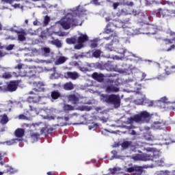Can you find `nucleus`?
Here are the masks:
<instances>
[{
    "mask_svg": "<svg viewBox=\"0 0 175 175\" xmlns=\"http://www.w3.org/2000/svg\"><path fill=\"white\" fill-rule=\"evenodd\" d=\"M101 97L105 103L113 105L115 107H120L121 106V98L116 94H102Z\"/></svg>",
    "mask_w": 175,
    "mask_h": 175,
    "instance_id": "1",
    "label": "nucleus"
},
{
    "mask_svg": "<svg viewBox=\"0 0 175 175\" xmlns=\"http://www.w3.org/2000/svg\"><path fill=\"white\" fill-rule=\"evenodd\" d=\"M59 24L63 29H70V27H77V19L66 16L61 19Z\"/></svg>",
    "mask_w": 175,
    "mask_h": 175,
    "instance_id": "2",
    "label": "nucleus"
},
{
    "mask_svg": "<svg viewBox=\"0 0 175 175\" xmlns=\"http://www.w3.org/2000/svg\"><path fill=\"white\" fill-rule=\"evenodd\" d=\"M131 120L134 122H148L150 121V113L147 111H141L139 113L134 115Z\"/></svg>",
    "mask_w": 175,
    "mask_h": 175,
    "instance_id": "3",
    "label": "nucleus"
},
{
    "mask_svg": "<svg viewBox=\"0 0 175 175\" xmlns=\"http://www.w3.org/2000/svg\"><path fill=\"white\" fill-rule=\"evenodd\" d=\"M18 87V81H11L7 85L0 86L1 92H14Z\"/></svg>",
    "mask_w": 175,
    "mask_h": 175,
    "instance_id": "4",
    "label": "nucleus"
},
{
    "mask_svg": "<svg viewBox=\"0 0 175 175\" xmlns=\"http://www.w3.org/2000/svg\"><path fill=\"white\" fill-rule=\"evenodd\" d=\"M18 75L21 77H31V76H33V71L28 68H22L19 70Z\"/></svg>",
    "mask_w": 175,
    "mask_h": 175,
    "instance_id": "5",
    "label": "nucleus"
},
{
    "mask_svg": "<svg viewBox=\"0 0 175 175\" xmlns=\"http://www.w3.org/2000/svg\"><path fill=\"white\" fill-rule=\"evenodd\" d=\"M29 95H35L34 96H29L27 98V101L29 102V103H38V102L40 100L41 97L38 94H35L33 91H31L29 92Z\"/></svg>",
    "mask_w": 175,
    "mask_h": 175,
    "instance_id": "6",
    "label": "nucleus"
},
{
    "mask_svg": "<svg viewBox=\"0 0 175 175\" xmlns=\"http://www.w3.org/2000/svg\"><path fill=\"white\" fill-rule=\"evenodd\" d=\"M80 77L79 72H66L64 73V79H70L71 80H77Z\"/></svg>",
    "mask_w": 175,
    "mask_h": 175,
    "instance_id": "7",
    "label": "nucleus"
},
{
    "mask_svg": "<svg viewBox=\"0 0 175 175\" xmlns=\"http://www.w3.org/2000/svg\"><path fill=\"white\" fill-rule=\"evenodd\" d=\"M33 85V87H36L33 89V91H36V92H42V91H44V83L42 82H34Z\"/></svg>",
    "mask_w": 175,
    "mask_h": 175,
    "instance_id": "8",
    "label": "nucleus"
},
{
    "mask_svg": "<svg viewBox=\"0 0 175 175\" xmlns=\"http://www.w3.org/2000/svg\"><path fill=\"white\" fill-rule=\"evenodd\" d=\"M92 76L94 80H96L98 83H102L105 80V75L103 74L94 72Z\"/></svg>",
    "mask_w": 175,
    "mask_h": 175,
    "instance_id": "9",
    "label": "nucleus"
},
{
    "mask_svg": "<svg viewBox=\"0 0 175 175\" xmlns=\"http://www.w3.org/2000/svg\"><path fill=\"white\" fill-rule=\"evenodd\" d=\"M156 14L160 17H166V16H169V10L166 9L159 8L156 11Z\"/></svg>",
    "mask_w": 175,
    "mask_h": 175,
    "instance_id": "10",
    "label": "nucleus"
},
{
    "mask_svg": "<svg viewBox=\"0 0 175 175\" xmlns=\"http://www.w3.org/2000/svg\"><path fill=\"white\" fill-rule=\"evenodd\" d=\"M14 135L18 139H21L24 137V135H25V130L24 129H17L14 131Z\"/></svg>",
    "mask_w": 175,
    "mask_h": 175,
    "instance_id": "11",
    "label": "nucleus"
},
{
    "mask_svg": "<svg viewBox=\"0 0 175 175\" xmlns=\"http://www.w3.org/2000/svg\"><path fill=\"white\" fill-rule=\"evenodd\" d=\"M113 27H118L117 24L114 25L113 23H109L107 27H105V33H113L114 32V29H113Z\"/></svg>",
    "mask_w": 175,
    "mask_h": 175,
    "instance_id": "12",
    "label": "nucleus"
},
{
    "mask_svg": "<svg viewBox=\"0 0 175 175\" xmlns=\"http://www.w3.org/2000/svg\"><path fill=\"white\" fill-rule=\"evenodd\" d=\"M68 98V100L72 102V105H77L80 100V98L75 94H70Z\"/></svg>",
    "mask_w": 175,
    "mask_h": 175,
    "instance_id": "13",
    "label": "nucleus"
},
{
    "mask_svg": "<svg viewBox=\"0 0 175 175\" xmlns=\"http://www.w3.org/2000/svg\"><path fill=\"white\" fill-rule=\"evenodd\" d=\"M77 43H85V42H88V36L87 34H81L78 39L77 40Z\"/></svg>",
    "mask_w": 175,
    "mask_h": 175,
    "instance_id": "14",
    "label": "nucleus"
},
{
    "mask_svg": "<svg viewBox=\"0 0 175 175\" xmlns=\"http://www.w3.org/2000/svg\"><path fill=\"white\" fill-rule=\"evenodd\" d=\"M63 88L65 90V91H72V90L75 89V85H73V83L70 81L67 82L64 84Z\"/></svg>",
    "mask_w": 175,
    "mask_h": 175,
    "instance_id": "15",
    "label": "nucleus"
},
{
    "mask_svg": "<svg viewBox=\"0 0 175 175\" xmlns=\"http://www.w3.org/2000/svg\"><path fill=\"white\" fill-rule=\"evenodd\" d=\"M144 138L145 140H148V142H152V140H155V137H154V135H152V134L150 132L144 133Z\"/></svg>",
    "mask_w": 175,
    "mask_h": 175,
    "instance_id": "16",
    "label": "nucleus"
},
{
    "mask_svg": "<svg viewBox=\"0 0 175 175\" xmlns=\"http://www.w3.org/2000/svg\"><path fill=\"white\" fill-rule=\"evenodd\" d=\"M120 91V88L114 86V85H109L106 88V92L110 94V92H118Z\"/></svg>",
    "mask_w": 175,
    "mask_h": 175,
    "instance_id": "17",
    "label": "nucleus"
},
{
    "mask_svg": "<svg viewBox=\"0 0 175 175\" xmlns=\"http://www.w3.org/2000/svg\"><path fill=\"white\" fill-rule=\"evenodd\" d=\"M40 51L44 57H49L50 53H51V49L49 47H42Z\"/></svg>",
    "mask_w": 175,
    "mask_h": 175,
    "instance_id": "18",
    "label": "nucleus"
},
{
    "mask_svg": "<svg viewBox=\"0 0 175 175\" xmlns=\"http://www.w3.org/2000/svg\"><path fill=\"white\" fill-rule=\"evenodd\" d=\"M92 57L94 58H99L102 55V51L100 49L92 50Z\"/></svg>",
    "mask_w": 175,
    "mask_h": 175,
    "instance_id": "19",
    "label": "nucleus"
},
{
    "mask_svg": "<svg viewBox=\"0 0 175 175\" xmlns=\"http://www.w3.org/2000/svg\"><path fill=\"white\" fill-rule=\"evenodd\" d=\"M0 122L3 125L8 124L9 122V118H8L7 114H3V116H0Z\"/></svg>",
    "mask_w": 175,
    "mask_h": 175,
    "instance_id": "20",
    "label": "nucleus"
},
{
    "mask_svg": "<svg viewBox=\"0 0 175 175\" xmlns=\"http://www.w3.org/2000/svg\"><path fill=\"white\" fill-rule=\"evenodd\" d=\"M51 96L52 99L57 100L58 98H61V93L57 90H54L51 92Z\"/></svg>",
    "mask_w": 175,
    "mask_h": 175,
    "instance_id": "21",
    "label": "nucleus"
},
{
    "mask_svg": "<svg viewBox=\"0 0 175 175\" xmlns=\"http://www.w3.org/2000/svg\"><path fill=\"white\" fill-rule=\"evenodd\" d=\"M66 62V58L65 57H60L55 61V65H62V64H65Z\"/></svg>",
    "mask_w": 175,
    "mask_h": 175,
    "instance_id": "22",
    "label": "nucleus"
},
{
    "mask_svg": "<svg viewBox=\"0 0 175 175\" xmlns=\"http://www.w3.org/2000/svg\"><path fill=\"white\" fill-rule=\"evenodd\" d=\"M63 109L64 111H72V110H75V107L70 105L66 104L64 105Z\"/></svg>",
    "mask_w": 175,
    "mask_h": 175,
    "instance_id": "23",
    "label": "nucleus"
},
{
    "mask_svg": "<svg viewBox=\"0 0 175 175\" xmlns=\"http://www.w3.org/2000/svg\"><path fill=\"white\" fill-rule=\"evenodd\" d=\"M66 42L68 43V44H76V43H77V39L75 38H67Z\"/></svg>",
    "mask_w": 175,
    "mask_h": 175,
    "instance_id": "24",
    "label": "nucleus"
},
{
    "mask_svg": "<svg viewBox=\"0 0 175 175\" xmlns=\"http://www.w3.org/2000/svg\"><path fill=\"white\" fill-rule=\"evenodd\" d=\"M52 44H54L56 46V47H58V49H60V47H62V43H61V41L58 39L54 40L51 41Z\"/></svg>",
    "mask_w": 175,
    "mask_h": 175,
    "instance_id": "25",
    "label": "nucleus"
},
{
    "mask_svg": "<svg viewBox=\"0 0 175 175\" xmlns=\"http://www.w3.org/2000/svg\"><path fill=\"white\" fill-rule=\"evenodd\" d=\"M18 39L20 40V42H24L25 40V33L23 32H18Z\"/></svg>",
    "mask_w": 175,
    "mask_h": 175,
    "instance_id": "26",
    "label": "nucleus"
},
{
    "mask_svg": "<svg viewBox=\"0 0 175 175\" xmlns=\"http://www.w3.org/2000/svg\"><path fill=\"white\" fill-rule=\"evenodd\" d=\"M133 159L134 161H144L143 156L142 154H137L135 156H133Z\"/></svg>",
    "mask_w": 175,
    "mask_h": 175,
    "instance_id": "27",
    "label": "nucleus"
},
{
    "mask_svg": "<svg viewBox=\"0 0 175 175\" xmlns=\"http://www.w3.org/2000/svg\"><path fill=\"white\" fill-rule=\"evenodd\" d=\"M132 146V142L125 141L122 144V147L123 148H128V147H131Z\"/></svg>",
    "mask_w": 175,
    "mask_h": 175,
    "instance_id": "28",
    "label": "nucleus"
},
{
    "mask_svg": "<svg viewBox=\"0 0 175 175\" xmlns=\"http://www.w3.org/2000/svg\"><path fill=\"white\" fill-rule=\"evenodd\" d=\"M146 167L134 165V172H139V173H143V169H145Z\"/></svg>",
    "mask_w": 175,
    "mask_h": 175,
    "instance_id": "29",
    "label": "nucleus"
},
{
    "mask_svg": "<svg viewBox=\"0 0 175 175\" xmlns=\"http://www.w3.org/2000/svg\"><path fill=\"white\" fill-rule=\"evenodd\" d=\"M105 68H106L107 70H110L111 72L113 70H116V68L111 64H106L105 65Z\"/></svg>",
    "mask_w": 175,
    "mask_h": 175,
    "instance_id": "30",
    "label": "nucleus"
},
{
    "mask_svg": "<svg viewBox=\"0 0 175 175\" xmlns=\"http://www.w3.org/2000/svg\"><path fill=\"white\" fill-rule=\"evenodd\" d=\"M98 126H99V125H98V124L93 122L88 126V129H90V131H91L92 129H93V131H95V129H96L98 128Z\"/></svg>",
    "mask_w": 175,
    "mask_h": 175,
    "instance_id": "31",
    "label": "nucleus"
},
{
    "mask_svg": "<svg viewBox=\"0 0 175 175\" xmlns=\"http://www.w3.org/2000/svg\"><path fill=\"white\" fill-rule=\"evenodd\" d=\"M49 23H50V16H46L44 19V25H49Z\"/></svg>",
    "mask_w": 175,
    "mask_h": 175,
    "instance_id": "32",
    "label": "nucleus"
},
{
    "mask_svg": "<svg viewBox=\"0 0 175 175\" xmlns=\"http://www.w3.org/2000/svg\"><path fill=\"white\" fill-rule=\"evenodd\" d=\"M127 13H128V11H126V9H122L119 10L117 14L118 16H120V14H126Z\"/></svg>",
    "mask_w": 175,
    "mask_h": 175,
    "instance_id": "33",
    "label": "nucleus"
},
{
    "mask_svg": "<svg viewBox=\"0 0 175 175\" xmlns=\"http://www.w3.org/2000/svg\"><path fill=\"white\" fill-rule=\"evenodd\" d=\"M39 136H40V135H39V133H32L31 134V137L32 139H39Z\"/></svg>",
    "mask_w": 175,
    "mask_h": 175,
    "instance_id": "34",
    "label": "nucleus"
},
{
    "mask_svg": "<svg viewBox=\"0 0 175 175\" xmlns=\"http://www.w3.org/2000/svg\"><path fill=\"white\" fill-rule=\"evenodd\" d=\"M3 77L4 79H11L12 74H10V72H5L4 75H3Z\"/></svg>",
    "mask_w": 175,
    "mask_h": 175,
    "instance_id": "35",
    "label": "nucleus"
},
{
    "mask_svg": "<svg viewBox=\"0 0 175 175\" xmlns=\"http://www.w3.org/2000/svg\"><path fill=\"white\" fill-rule=\"evenodd\" d=\"M75 49L76 50H80V49H83V44L81 43H78V44L75 46Z\"/></svg>",
    "mask_w": 175,
    "mask_h": 175,
    "instance_id": "36",
    "label": "nucleus"
},
{
    "mask_svg": "<svg viewBox=\"0 0 175 175\" xmlns=\"http://www.w3.org/2000/svg\"><path fill=\"white\" fill-rule=\"evenodd\" d=\"M13 49H14V44H10L6 47V50L8 51H10L12 50H13Z\"/></svg>",
    "mask_w": 175,
    "mask_h": 175,
    "instance_id": "37",
    "label": "nucleus"
},
{
    "mask_svg": "<svg viewBox=\"0 0 175 175\" xmlns=\"http://www.w3.org/2000/svg\"><path fill=\"white\" fill-rule=\"evenodd\" d=\"M1 1L4 3H9L10 5H12V3L14 2V0H1Z\"/></svg>",
    "mask_w": 175,
    "mask_h": 175,
    "instance_id": "38",
    "label": "nucleus"
},
{
    "mask_svg": "<svg viewBox=\"0 0 175 175\" xmlns=\"http://www.w3.org/2000/svg\"><path fill=\"white\" fill-rule=\"evenodd\" d=\"M106 48L107 50H109V51H113V45L111 44H107Z\"/></svg>",
    "mask_w": 175,
    "mask_h": 175,
    "instance_id": "39",
    "label": "nucleus"
},
{
    "mask_svg": "<svg viewBox=\"0 0 175 175\" xmlns=\"http://www.w3.org/2000/svg\"><path fill=\"white\" fill-rule=\"evenodd\" d=\"M126 172L128 173H133V172H135L134 166L127 168Z\"/></svg>",
    "mask_w": 175,
    "mask_h": 175,
    "instance_id": "40",
    "label": "nucleus"
},
{
    "mask_svg": "<svg viewBox=\"0 0 175 175\" xmlns=\"http://www.w3.org/2000/svg\"><path fill=\"white\" fill-rule=\"evenodd\" d=\"M18 118L19 120H28V118H27L24 114L19 115Z\"/></svg>",
    "mask_w": 175,
    "mask_h": 175,
    "instance_id": "41",
    "label": "nucleus"
},
{
    "mask_svg": "<svg viewBox=\"0 0 175 175\" xmlns=\"http://www.w3.org/2000/svg\"><path fill=\"white\" fill-rule=\"evenodd\" d=\"M14 69H18V70L20 71L21 70L23 69V64H18L16 66L14 67Z\"/></svg>",
    "mask_w": 175,
    "mask_h": 175,
    "instance_id": "42",
    "label": "nucleus"
},
{
    "mask_svg": "<svg viewBox=\"0 0 175 175\" xmlns=\"http://www.w3.org/2000/svg\"><path fill=\"white\" fill-rule=\"evenodd\" d=\"M164 40L165 42V44H172V43H173V42H172V40L170 39L166 38Z\"/></svg>",
    "mask_w": 175,
    "mask_h": 175,
    "instance_id": "43",
    "label": "nucleus"
},
{
    "mask_svg": "<svg viewBox=\"0 0 175 175\" xmlns=\"http://www.w3.org/2000/svg\"><path fill=\"white\" fill-rule=\"evenodd\" d=\"M96 66L98 69H100L101 70H103V65L102 64L98 63Z\"/></svg>",
    "mask_w": 175,
    "mask_h": 175,
    "instance_id": "44",
    "label": "nucleus"
},
{
    "mask_svg": "<svg viewBox=\"0 0 175 175\" xmlns=\"http://www.w3.org/2000/svg\"><path fill=\"white\" fill-rule=\"evenodd\" d=\"M113 6L114 10H116L117 9V8H118V6H120V3H113Z\"/></svg>",
    "mask_w": 175,
    "mask_h": 175,
    "instance_id": "45",
    "label": "nucleus"
},
{
    "mask_svg": "<svg viewBox=\"0 0 175 175\" xmlns=\"http://www.w3.org/2000/svg\"><path fill=\"white\" fill-rule=\"evenodd\" d=\"M29 109H30L31 111H38V109L33 107L32 105H29Z\"/></svg>",
    "mask_w": 175,
    "mask_h": 175,
    "instance_id": "46",
    "label": "nucleus"
},
{
    "mask_svg": "<svg viewBox=\"0 0 175 175\" xmlns=\"http://www.w3.org/2000/svg\"><path fill=\"white\" fill-rule=\"evenodd\" d=\"M174 49H175V45L172 44L169 49H167V51H172V50H173Z\"/></svg>",
    "mask_w": 175,
    "mask_h": 175,
    "instance_id": "47",
    "label": "nucleus"
},
{
    "mask_svg": "<svg viewBox=\"0 0 175 175\" xmlns=\"http://www.w3.org/2000/svg\"><path fill=\"white\" fill-rule=\"evenodd\" d=\"M99 1L102 2V0H93V3H94V5H99Z\"/></svg>",
    "mask_w": 175,
    "mask_h": 175,
    "instance_id": "48",
    "label": "nucleus"
},
{
    "mask_svg": "<svg viewBox=\"0 0 175 175\" xmlns=\"http://www.w3.org/2000/svg\"><path fill=\"white\" fill-rule=\"evenodd\" d=\"M13 6L15 9L20 8V4L18 3H15Z\"/></svg>",
    "mask_w": 175,
    "mask_h": 175,
    "instance_id": "49",
    "label": "nucleus"
},
{
    "mask_svg": "<svg viewBox=\"0 0 175 175\" xmlns=\"http://www.w3.org/2000/svg\"><path fill=\"white\" fill-rule=\"evenodd\" d=\"M2 57H5V53H3L2 51H0V58H2Z\"/></svg>",
    "mask_w": 175,
    "mask_h": 175,
    "instance_id": "50",
    "label": "nucleus"
},
{
    "mask_svg": "<svg viewBox=\"0 0 175 175\" xmlns=\"http://www.w3.org/2000/svg\"><path fill=\"white\" fill-rule=\"evenodd\" d=\"M58 36H65V32H61L58 34Z\"/></svg>",
    "mask_w": 175,
    "mask_h": 175,
    "instance_id": "51",
    "label": "nucleus"
},
{
    "mask_svg": "<svg viewBox=\"0 0 175 175\" xmlns=\"http://www.w3.org/2000/svg\"><path fill=\"white\" fill-rule=\"evenodd\" d=\"M110 38H113V34H111L109 37H105V40H109Z\"/></svg>",
    "mask_w": 175,
    "mask_h": 175,
    "instance_id": "52",
    "label": "nucleus"
},
{
    "mask_svg": "<svg viewBox=\"0 0 175 175\" xmlns=\"http://www.w3.org/2000/svg\"><path fill=\"white\" fill-rule=\"evenodd\" d=\"M131 135H136V131L135 130H132L131 133Z\"/></svg>",
    "mask_w": 175,
    "mask_h": 175,
    "instance_id": "53",
    "label": "nucleus"
},
{
    "mask_svg": "<svg viewBox=\"0 0 175 175\" xmlns=\"http://www.w3.org/2000/svg\"><path fill=\"white\" fill-rule=\"evenodd\" d=\"M146 76H147V75H146V73H144V72L142 73V79H146Z\"/></svg>",
    "mask_w": 175,
    "mask_h": 175,
    "instance_id": "54",
    "label": "nucleus"
},
{
    "mask_svg": "<svg viewBox=\"0 0 175 175\" xmlns=\"http://www.w3.org/2000/svg\"><path fill=\"white\" fill-rule=\"evenodd\" d=\"M149 106H150V107L154 106V103H153L152 101H151V102L150 103V104H149Z\"/></svg>",
    "mask_w": 175,
    "mask_h": 175,
    "instance_id": "55",
    "label": "nucleus"
},
{
    "mask_svg": "<svg viewBox=\"0 0 175 175\" xmlns=\"http://www.w3.org/2000/svg\"><path fill=\"white\" fill-rule=\"evenodd\" d=\"M41 133L43 134L44 133V128H42L40 131Z\"/></svg>",
    "mask_w": 175,
    "mask_h": 175,
    "instance_id": "56",
    "label": "nucleus"
},
{
    "mask_svg": "<svg viewBox=\"0 0 175 175\" xmlns=\"http://www.w3.org/2000/svg\"><path fill=\"white\" fill-rule=\"evenodd\" d=\"M171 14H174V17H175V10H172V11L171 12Z\"/></svg>",
    "mask_w": 175,
    "mask_h": 175,
    "instance_id": "57",
    "label": "nucleus"
},
{
    "mask_svg": "<svg viewBox=\"0 0 175 175\" xmlns=\"http://www.w3.org/2000/svg\"><path fill=\"white\" fill-rule=\"evenodd\" d=\"M133 175H142V174L135 172V173H134Z\"/></svg>",
    "mask_w": 175,
    "mask_h": 175,
    "instance_id": "58",
    "label": "nucleus"
},
{
    "mask_svg": "<svg viewBox=\"0 0 175 175\" xmlns=\"http://www.w3.org/2000/svg\"><path fill=\"white\" fill-rule=\"evenodd\" d=\"M33 25H38V21H34V22H33Z\"/></svg>",
    "mask_w": 175,
    "mask_h": 175,
    "instance_id": "59",
    "label": "nucleus"
},
{
    "mask_svg": "<svg viewBox=\"0 0 175 175\" xmlns=\"http://www.w3.org/2000/svg\"><path fill=\"white\" fill-rule=\"evenodd\" d=\"M47 174H48V175H52V174H53V172H47Z\"/></svg>",
    "mask_w": 175,
    "mask_h": 175,
    "instance_id": "60",
    "label": "nucleus"
},
{
    "mask_svg": "<svg viewBox=\"0 0 175 175\" xmlns=\"http://www.w3.org/2000/svg\"><path fill=\"white\" fill-rule=\"evenodd\" d=\"M92 46H93V47H97L98 44H93Z\"/></svg>",
    "mask_w": 175,
    "mask_h": 175,
    "instance_id": "61",
    "label": "nucleus"
},
{
    "mask_svg": "<svg viewBox=\"0 0 175 175\" xmlns=\"http://www.w3.org/2000/svg\"><path fill=\"white\" fill-rule=\"evenodd\" d=\"M2 31V24L0 23V31Z\"/></svg>",
    "mask_w": 175,
    "mask_h": 175,
    "instance_id": "62",
    "label": "nucleus"
},
{
    "mask_svg": "<svg viewBox=\"0 0 175 175\" xmlns=\"http://www.w3.org/2000/svg\"><path fill=\"white\" fill-rule=\"evenodd\" d=\"M95 162H96V160H95V159L92 160V163H95Z\"/></svg>",
    "mask_w": 175,
    "mask_h": 175,
    "instance_id": "63",
    "label": "nucleus"
},
{
    "mask_svg": "<svg viewBox=\"0 0 175 175\" xmlns=\"http://www.w3.org/2000/svg\"><path fill=\"white\" fill-rule=\"evenodd\" d=\"M0 132H5V128L1 129V130H0Z\"/></svg>",
    "mask_w": 175,
    "mask_h": 175,
    "instance_id": "64",
    "label": "nucleus"
}]
</instances>
